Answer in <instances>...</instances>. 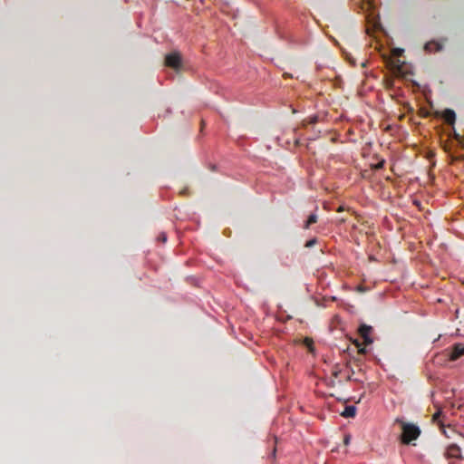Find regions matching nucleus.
I'll return each mask as SVG.
<instances>
[{"label": "nucleus", "instance_id": "obj_1", "mask_svg": "<svg viewBox=\"0 0 464 464\" xmlns=\"http://www.w3.org/2000/svg\"><path fill=\"white\" fill-rule=\"evenodd\" d=\"M395 422L398 423L402 430L401 440L404 444H410L412 440H417L420 434V428L412 423L405 422L404 420L397 418Z\"/></svg>", "mask_w": 464, "mask_h": 464}, {"label": "nucleus", "instance_id": "obj_2", "mask_svg": "<svg viewBox=\"0 0 464 464\" xmlns=\"http://www.w3.org/2000/svg\"><path fill=\"white\" fill-rule=\"evenodd\" d=\"M165 65L179 70L181 66V57L177 52L170 53L165 57Z\"/></svg>", "mask_w": 464, "mask_h": 464}, {"label": "nucleus", "instance_id": "obj_3", "mask_svg": "<svg viewBox=\"0 0 464 464\" xmlns=\"http://www.w3.org/2000/svg\"><path fill=\"white\" fill-rule=\"evenodd\" d=\"M372 332V326L362 324L359 328V334L362 338H363L364 345H368L372 343V338L370 337V334Z\"/></svg>", "mask_w": 464, "mask_h": 464}, {"label": "nucleus", "instance_id": "obj_4", "mask_svg": "<svg viewBox=\"0 0 464 464\" xmlns=\"http://www.w3.org/2000/svg\"><path fill=\"white\" fill-rule=\"evenodd\" d=\"M464 355V344L455 343L452 347V351L450 353V360L456 361Z\"/></svg>", "mask_w": 464, "mask_h": 464}, {"label": "nucleus", "instance_id": "obj_5", "mask_svg": "<svg viewBox=\"0 0 464 464\" xmlns=\"http://www.w3.org/2000/svg\"><path fill=\"white\" fill-rule=\"evenodd\" d=\"M445 457L447 459H451V458L460 459V458H462L460 455V448L456 444L450 445L446 450Z\"/></svg>", "mask_w": 464, "mask_h": 464}, {"label": "nucleus", "instance_id": "obj_6", "mask_svg": "<svg viewBox=\"0 0 464 464\" xmlns=\"http://www.w3.org/2000/svg\"><path fill=\"white\" fill-rule=\"evenodd\" d=\"M442 117H443L445 122L448 124H454L455 120H456V114H455L454 111H452L450 109H446L442 113Z\"/></svg>", "mask_w": 464, "mask_h": 464}, {"label": "nucleus", "instance_id": "obj_7", "mask_svg": "<svg viewBox=\"0 0 464 464\" xmlns=\"http://www.w3.org/2000/svg\"><path fill=\"white\" fill-rule=\"evenodd\" d=\"M356 407L353 405L346 406L341 415L344 418H353L356 415Z\"/></svg>", "mask_w": 464, "mask_h": 464}, {"label": "nucleus", "instance_id": "obj_8", "mask_svg": "<svg viewBox=\"0 0 464 464\" xmlns=\"http://www.w3.org/2000/svg\"><path fill=\"white\" fill-rule=\"evenodd\" d=\"M442 49V45L440 43H437L435 41L429 42L425 44V50L431 52V51H440Z\"/></svg>", "mask_w": 464, "mask_h": 464}, {"label": "nucleus", "instance_id": "obj_9", "mask_svg": "<svg viewBox=\"0 0 464 464\" xmlns=\"http://www.w3.org/2000/svg\"><path fill=\"white\" fill-rule=\"evenodd\" d=\"M317 218H317V215H316V214H311V215L308 217V218H307L306 222L304 223V228H305V229L309 228V227H310L311 225H313V224H314V223H316V222H317Z\"/></svg>", "mask_w": 464, "mask_h": 464}, {"label": "nucleus", "instance_id": "obj_10", "mask_svg": "<svg viewBox=\"0 0 464 464\" xmlns=\"http://www.w3.org/2000/svg\"><path fill=\"white\" fill-rule=\"evenodd\" d=\"M316 243H317V239H316V238H312V239L308 240V241L305 243L304 246H305V247H312V246H314Z\"/></svg>", "mask_w": 464, "mask_h": 464}, {"label": "nucleus", "instance_id": "obj_11", "mask_svg": "<svg viewBox=\"0 0 464 464\" xmlns=\"http://www.w3.org/2000/svg\"><path fill=\"white\" fill-rule=\"evenodd\" d=\"M357 347H358V353H361V354H365L366 353V348L363 346V347H361V345L357 343H356Z\"/></svg>", "mask_w": 464, "mask_h": 464}, {"label": "nucleus", "instance_id": "obj_12", "mask_svg": "<svg viewBox=\"0 0 464 464\" xmlns=\"http://www.w3.org/2000/svg\"><path fill=\"white\" fill-rule=\"evenodd\" d=\"M440 415H441V411H437V412H435V413L433 414V416H432V420H433L434 421H439V419H440Z\"/></svg>", "mask_w": 464, "mask_h": 464}, {"label": "nucleus", "instance_id": "obj_13", "mask_svg": "<svg viewBox=\"0 0 464 464\" xmlns=\"http://www.w3.org/2000/svg\"><path fill=\"white\" fill-rule=\"evenodd\" d=\"M159 240H160L161 242L165 243L167 241V235L165 233H161L159 236Z\"/></svg>", "mask_w": 464, "mask_h": 464}, {"label": "nucleus", "instance_id": "obj_14", "mask_svg": "<svg viewBox=\"0 0 464 464\" xmlns=\"http://www.w3.org/2000/svg\"><path fill=\"white\" fill-rule=\"evenodd\" d=\"M317 121H318V118H317L316 116H313V117H311V118L309 119V123H310V124H314V123H316V122H317Z\"/></svg>", "mask_w": 464, "mask_h": 464}, {"label": "nucleus", "instance_id": "obj_15", "mask_svg": "<svg viewBox=\"0 0 464 464\" xmlns=\"http://www.w3.org/2000/svg\"><path fill=\"white\" fill-rule=\"evenodd\" d=\"M350 440H351L350 435H346L345 438H344V440H343L344 444L348 445L349 442H350Z\"/></svg>", "mask_w": 464, "mask_h": 464}, {"label": "nucleus", "instance_id": "obj_16", "mask_svg": "<svg viewBox=\"0 0 464 464\" xmlns=\"http://www.w3.org/2000/svg\"><path fill=\"white\" fill-rule=\"evenodd\" d=\"M312 343H313L312 340H310L308 338L305 339L306 345H310Z\"/></svg>", "mask_w": 464, "mask_h": 464}]
</instances>
